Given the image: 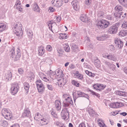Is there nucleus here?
Returning a JSON list of instances; mask_svg holds the SVG:
<instances>
[{"label":"nucleus","mask_w":127,"mask_h":127,"mask_svg":"<svg viewBox=\"0 0 127 127\" xmlns=\"http://www.w3.org/2000/svg\"><path fill=\"white\" fill-rule=\"evenodd\" d=\"M103 57L109 60L113 61H115L116 60V57L114 55L110 53L109 54L107 53L105 54V55Z\"/></svg>","instance_id":"obj_8"},{"label":"nucleus","mask_w":127,"mask_h":127,"mask_svg":"<svg viewBox=\"0 0 127 127\" xmlns=\"http://www.w3.org/2000/svg\"><path fill=\"white\" fill-rule=\"evenodd\" d=\"M127 35V30L124 28L119 33V35L120 36H124Z\"/></svg>","instance_id":"obj_21"},{"label":"nucleus","mask_w":127,"mask_h":127,"mask_svg":"<svg viewBox=\"0 0 127 127\" xmlns=\"http://www.w3.org/2000/svg\"><path fill=\"white\" fill-rule=\"evenodd\" d=\"M72 6L75 10H78L79 8V3L76 2L75 0H73L71 3Z\"/></svg>","instance_id":"obj_15"},{"label":"nucleus","mask_w":127,"mask_h":127,"mask_svg":"<svg viewBox=\"0 0 127 127\" xmlns=\"http://www.w3.org/2000/svg\"><path fill=\"white\" fill-rule=\"evenodd\" d=\"M64 50L66 52H69L70 51L69 47V46L66 44L65 46L64 47Z\"/></svg>","instance_id":"obj_44"},{"label":"nucleus","mask_w":127,"mask_h":127,"mask_svg":"<svg viewBox=\"0 0 127 127\" xmlns=\"http://www.w3.org/2000/svg\"><path fill=\"white\" fill-rule=\"evenodd\" d=\"M98 125L100 127H104V125H105L104 123H103V121H101V123L99 122V123H98Z\"/></svg>","instance_id":"obj_63"},{"label":"nucleus","mask_w":127,"mask_h":127,"mask_svg":"<svg viewBox=\"0 0 127 127\" xmlns=\"http://www.w3.org/2000/svg\"><path fill=\"white\" fill-rule=\"evenodd\" d=\"M70 96L69 95H68L67 94H64L63 96V98L64 100V101H65L68 98V97H69Z\"/></svg>","instance_id":"obj_48"},{"label":"nucleus","mask_w":127,"mask_h":127,"mask_svg":"<svg viewBox=\"0 0 127 127\" xmlns=\"http://www.w3.org/2000/svg\"><path fill=\"white\" fill-rule=\"evenodd\" d=\"M55 18L56 19L57 21H58L59 22H60L61 19V17L59 16H55Z\"/></svg>","instance_id":"obj_59"},{"label":"nucleus","mask_w":127,"mask_h":127,"mask_svg":"<svg viewBox=\"0 0 127 127\" xmlns=\"http://www.w3.org/2000/svg\"><path fill=\"white\" fill-rule=\"evenodd\" d=\"M97 39L99 40L103 41L104 40L105 38L103 36H100V37H97Z\"/></svg>","instance_id":"obj_52"},{"label":"nucleus","mask_w":127,"mask_h":127,"mask_svg":"<svg viewBox=\"0 0 127 127\" xmlns=\"http://www.w3.org/2000/svg\"><path fill=\"white\" fill-rule=\"evenodd\" d=\"M60 39H65L67 38V36L66 34L65 33H60Z\"/></svg>","instance_id":"obj_34"},{"label":"nucleus","mask_w":127,"mask_h":127,"mask_svg":"<svg viewBox=\"0 0 127 127\" xmlns=\"http://www.w3.org/2000/svg\"><path fill=\"white\" fill-rule=\"evenodd\" d=\"M100 62L98 59L95 60L94 61V64L97 68H98L100 66Z\"/></svg>","instance_id":"obj_26"},{"label":"nucleus","mask_w":127,"mask_h":127,"mask_svg":"<svg viewBox=\"0 0 127 127\" xmlns=\"http://www.w3.org/2000/svg\"><path fill=\"white\" fill-rule=\"evenodd\" d=\"M6 29V24L3 23H0V33L2 32Z\"/></svg>","instance_id":"obj_24"},{"label":"nucleus","mask_w":127,"mask_h":127,"mask_svg":"<svg viewBox=\"0 0 127 127\" xmlns=\"http://www.w3.org/2000/svg\"><path fill=\"white\" fill-rule=\"evenodd\" d=\"M38 51V54L39 55H42L44 54L45 51L44 47L42 46L39 47Z\"/></svg>","instance_id":"obj_19"},{"label":"nucleus","mask_w":127,"mask_h":127,"mask_svg":"<svg viewBox=\"0 0 127 127\" xmlns=\"http://www.w3.org/2000/svg\"><path fill=\"white\" fill-rule=\"evenodd\" d=\"M36 83L37 87V86H41L43 85V84L42 83L41 80H37L36 82Z\"/></svg>","instance_id":"obj_45"},{"label":"nucleus","mask_w":127,"mask_h":127,"mask_svg":"<svg viewBox=\"0 0 127 127\" xmlns=\"http://www.w3.org/2000/svg\"><path fill=\"white\" fill-rule=\"evenodd\" d=\"M56 75L58 76L61 77L62 74V71L60 69H58L56 71Z\"/></svg>","instance_id":"obj_31"},{"label":"nucleus","mask_w":127,"mask_h":127,"mask_svg":"<svg viewBox=\"0 0 127 127\" xmlns=\"http://www.w3.org/2000/svg\"><path fill=\"white\" fill-rule=\"evenodd\" d=\"M61 115L63 118L64 120H67L69 117V113L67 108L63 109L61 112Z\"/></svg>","instance_id":"obj_6"},{"label":"nucleus","mask_w":127,"mask_h":127,"mask_svg":"<svg viewBox=\"0 0 127 127\" xmlns=\"http://www.w3.org/2000/svg\"><path fill=\"white\" fill-rule=\"evenodd\" d=\"M48 120L45 118H43L40 119V124L41 125H46L48 124Z\"/></svg>","instance_id":"obj_23"},{"label":"nucleus","mask_w":127,"mask_h":127,"mask_svg":"<svg viewBox=\"0 0 127 127\" xmlns=\"http://www.w3.org/2000/svg\"><path fill=\"white\" fill-rule=\"evenodd\" d=\"M74 76L76 77L80 80H82L83 77L82 74L80 73L78 71H76L74 74Z\"/></svg>","instance_id":"obj_25"},{"label":"nucleus","mask_w":127,"mask_h":127,"mask_svg":"<svg viewBox=\"0 0 127 127\" xmlns=\"http://www.w3.org/2000/svg\"><path fill=\"white\" fill-rule=\"evenodd\" d=\"M5 115L4 117L7 119L9 120L11 118L12 115L9 112H8Z\"/></svg>","instance_id":"obj_35"},{"label":"nucleus","mask_w":127,"mask_h":127,"mask_svg":"<svg viewBox=\"0 0 127 127\" xmlns=\"http://www.w3.org/2000/svg\"><path fill=\"white\" fill-rule=\"evenodd\" d=\"M89 92L91 93V94L93 95H95L97 97H99V94H98L96 93L91 90H89Z\"/></svg>","instance_id":"obj_47"},{"label":"nucleus","mask_w":127,"mask_h":127,"mask_svg":"<svg viewBox=\"0 0 127 127\" xmlns=\"http://www.w3.org/2000/svg\"><path fill=\"white\" fill-rule=\"evenodd\" d=\"M110 106L111 108H117L116 103H111Z\"/></svg>","instance_id":"obj_53"},{"label":"nucleus","mask_w":127,"mask_h":127,"mask_svg":"<svg viewBox=\"0 0 127 127\" xmlns=\"http://www.w3.org/2000/svg\"><path fill=\"white\" fill-rule=\"evenodd\" d=\"M115 43L116 47L119 49L121 48L123 46V42L121 41V40L118 38H117L115 40Z\"/></svg>","instance_id":"obj_10"},{"label":"nucleus","mask_w":127,"mask_h":127,"mask_svg":"<svg viewBox=\"0 0 127 127\" xmlns=\"http://www.w3.org/2000/svg\"><path fill=\"white\" fill-rule=\"evenodd\" d=\"M71 83L72 84L74 85L76 87H79V83L77 81L75 80H73L71 81Z\"/></svg>","instance_id":"obj_41"},{"label":"nucleus","mask_w":127,"mask_h":127,"mask_svg":"<svg viewBox=\"0 0 127 127\" xmlns=\"http://www.w3.org/2000/svg\"><path fill=\"white\" fill-rule=\"evenodd\" d=\"M14 6L15 8H16L20 12L22 11L23 6L21 5L20 1L19 0H17Z\"/></svg>","instance_id":"obj_11"},{"label":"nucleus","mask_w":127,"mask_h":127,"mask_svg":"<svg viewBox=\"0 0 127 127\" xmlns=\"http://www.w3.org/2000/svg\"><path fill=\"white\" fill-rule=\"evenodd\" d=\"M27 35L30 37H32L33 34V32L32 30L30 29H29L27 30Z\"/></svg>","instance_id":"obj_36"},{"label":"nucleus","mask_w":127,"mask_h":127,"mask_svg":"<svg viewBox=\"0 0 127 127\" xmlns=\"http://www.w3.org/2000/svg\"><path fill=\"white\" fill-rule=\"evenodd\" d=\"M110 25V23L105 20H102L99 21L97 24L98 27L99 29H103L107 27Z\"/></svg>","instance_id":"obj_3"},{"label":"nucleus","mask_w":127,"mask_h":127,"mask_svg":"<svg viewBox=\"0 0 127 127\" xmlns=\"http://www.w3.org/2000/svg\"><path fill=\"white\" fill-rule=\"evenodd\" d=\"M47 88L49 90L51 91H53L54 89L52 86L51 85L47 84Z\"/></svg>","instance_id":"obj_50"},{"label":"nucleus","mask_w":127,"mask_h":127,"mask_svg":"<svg viewBox=\"0 0 127 127\" xmlns=\"http://www.w3.org/2000/svg\"><path fill=\"white\" fill-rule=\"evenodd\" d=\"M55 108L58 111H60L62 106L61 103L60 101L58 100H56L55 102Z\"/></svg>","instance_id":"obj_16"},{"label":"nucleus","mask_w":127,"mask_h":127,"mask_svg":"<svg viewBox=\"0 0 127 127\" xmlns=\"http://www.w3.org/2000/svg\"><path fill=\"white\" fill-rule=\"evenodd\" d=\"M109 48L110 50L112 51H114L115 50L114 47L112 45H109Z\"/></svg>","instance_id":"obj_60"},{"label":"nucleus","mask_w":127,"mask_h":127,"mask_svg":"<svg viewBox=\"0 0 127 127\" xmlns=\"http://www.w3.org/2000/svg\"><path fill=\"white\" fill-rule=\"evenodd\" d=\"M109 67L113 71H115L116 68V66L112 64H110Z\"/></svg>","instance_id":"obj_43"},{"label":"nucleus","mask_w":127,"mask_h":127,"mask_svg":"<svg viewBox=\"0 0 127 127\" xmlns=\"http://www.w3.org/2000/svg\"><path fill=\"white\" fill-rule=\"evenodd\" d=\"M72 49L75 52H76L78 50V47L77 45H73L72 46Z\"/></svg>","instance_id":"obj_42"},{"label":"nucleus","mask_w":127,"mask_h":127,"mask_svg":"<svg viewBox=\"0 0 127 127\" xmlns=\"http://www.w3.org/2000/svg\"><path fill=\"white\" fill-rule=\"evenodd\" d=\"M88 110L90 115L93 117L95 116L96 113L93 109L89 108L88 109Z\"/></svg>","instance_id":"obj_22"},{"label":"nucleus","mask_w":127,"mask_h":127,"mask_svg":"<svg viewBox=\"0 0 127 127\" xmlns=\"http://www.w3.org/2000/svg\"><path fill=\"white\" fill-rule=\"evenodd\" d=\"M91 0H85V3L86 5H89L91 3Z\"/></svg>","instance_id":"obj_58"},{"label":"nucleus","mask_w":127,"mask_h":127,"mask_svg":"<svg viewBox=\"0 0 127 127\" xmlns=\"http://www.w3.org/2000/svg\"><path fill=\"white\" fill-rule=\"evenodd\" d=\"M62 50L61 49H60L57 50V51L58 53V55L59 56H61L62 54Z\"/></svg>","instance_id":"obj_49"},{"label":"nucleus","mask_w":127,"mask_h":127,"mask_svg":"<svg viewBox=\"0 0 127 127\" xmlns=\"http://www.w3.org/2000/svg\"><path fill=\"white\" fill-rule=\"evenodd\" d=\"M31 116V113L30 111L27 109H25L24 112L22 114L23 117H30Z\"/></svg>","instance_id":"obj_17"},{"label":"nucleus","mask_w":127,"mask_h":127,"mask_svg":"<svg viewBox=\"0 0 127 127\" xmlns=\"http://www.w3.org/2000/svg\"><path fill=\"white\" fill-rule=\"evenodd\" d=\"M119 2L124 6H127V0H119Z\"/></svg>","instance_id":"obj_37"},{"label":"nucleus","mask_w":127,"mask_h":127,"mask_svg":"<svg viewBox=\"0 0 127 127\" xmlns=\"http://www.w3.org/2000/svg\"><path fill=\"white\" fill-rule=\"evenodd\" d=\"M22 26L21 23H17L14 26L13 30L15 31H22Z\"/></svg>","instance_id":"obj_13"},{"label":"nucleus","mask_w":127,"mask_h":127,"mask_svg":"<svg viewBox=\"0 0 127 127\" xmlns=\"http://www.w3.org/2000/svg\"><path fill=\"white\" fill-rule=\"evenodd\" d=\"M23 87L25 90L26 93L28 94L29 90L30 87L29 84L27 82H25L23 83Z\"/></svg>","instance_id":"obj_20"},{"label":"nucleus","mask_w":127,"mask_h":127,"mask_svg":"<svg viewBox=\"0 0 127 127\" xmlns=\"http://www.w3.org/2000/svg\"><path fill=\"white\" fill-rule=\"evenodd\" d=\"M74 103H75L76 99L79 97H84L88 98V95L80 91H77L73 94Z\"/></svg>","instance_id":"obj_2"},{"label":"nucleus","mask_w":127,"mask_h":127,"mask_svg":"<svg viewBox=\"0 0 127 127\" xmlns=\"http://www.w3.org/2000/svg\"><path fill=\"white\" fill-rule=\"evenodd\" d=\"M48 73L50 75V78L52 79H54L56 77V72H54L50 70V71L48 72Z\"/></svg>","instance_id":"obj_30"},{"label":"nucleus","mask_w":127,"mask_h":127,"mask_svg":"<svg viewBox=\"0 0 127 127\" xmlns=\"http://www.w3.org/2000/svg\"><path fill=\"white\" fill-rule=\"evenodd\" d=\"M37 88L38 92L40 93H42L44 90V86L43 85L41 86H37Z\"/></svg>","instance_id":"obj_27"},{"label":"nucleus","mask_w":127,"mask_h":127,"mask_svg":"<svg viewBox=\"0 0 127 127\" xmlns=\"http://www.w3.org/2000/svg\"><path fill=\"white\" fill-rule=\"evenodd\" d=\"M10 127H20V126L18 124H15L12 125Z\"/></svg>","instance_id":"obj_64"},{"label":"nucleus","mask_w":127,"mask_h":127,"mask_svg":"<svg viewBox=\"0 0 127 127\" xmlns=\"http://www.w3.org/2000/svg\"><path fill=\"white\" fill-rule=\"evenodd\" d=\"M52 3L53 5L60 7L63 5V2L62 0H52Z\"/></svg>","instance_id":"obj_9"},{"label":"nucleus","mask_w":127,"mask_h":127,"mask_svg":"<svg viewBox=\"0 0 127 127\" xmlns=\"http://www.w3.org/2000/svg\"><path fill=\"white\" fill-rule=\"evenodd\" d=\"M12 74L10 71H8L5 74L4 77V80L8 81L10 80L11 79Z\"/></svg>","instance_id":"obj_12"},{"label":"nucleus","mask_w":127,"mask_h":127,"mask_svg":"<svg viewBox=\"0 0 127 127\" xmlns=\"http://www.w3.org/2000/svg\"><path fill=\"white\" fill-rule=\"evenodd\" d=\"M32 10L38 13L40 12L39 8L36 2L34 3L32 5Z\"/></svg>","instance_id":"obj_14"},{"label":"nucleus","mask_w":127,"mask_h":127,"mask_svg":"<svg viewBox=\"0 0 127 127\" xmlns=\"http://www.w3.org/2000/svg\"><path fill=\"white\" fill-rule=\"evenodd\" d=\"M19 88L17 83H12L10 88L11 93L12 95H14L16 94L19 91Z\"/></svg>","instance_id":"obj_4"},{"label":"nucleus","mask_w":127,"mask_h":127,"mask_svg":"<svg viewBox=\"0 0 127 127\" xmlns=\"http://www.w3.org/2000/svg\"><path fill=\"white\" fill-rule=\"evenodd\" d=\"M39 77L42 79L45 76V75H44V74L42 72H39Z\"/></svg>","instance_id":"obj_57"},{"label":"nucleus","mask_w":127,"mask_h":127,"mask_svg":"<svg viewBox=\"0 0 127 127\" xmlns=\"http://www.w3.org/2000/svg\"><path fill=\"white\" fill-rule=\"evenodd\" d=\"M104 14V13L102 11H100L98 12L97 15L99 17H101L103 16Z\"/></svg>","instance_id":"obj_55"},{"label":"nucleus","mask_w":127,"mask_h":127,"mask_svg":"<svg viewBox=\"0 0 127 127\" xmlns=\"http://www.w3.org/2000/svg\"><path fill=\"white\" fill-rule=\"evenodd\" d=\"M103 63L104 64L106 65V66H109V65L111 64L110 62H108L106 61H103Z\"/></svg>","instance_id":"obj_54"},{"label":"nucleus","mask_w":127,"mask_h":127,"mask_svg":"<svg viewBox=\"0 0 127 127\" xmlns=\"http://www.w3.org/2000/svg\"><path fill=\"white\" fill-rule=\"evenodd\" d=\"M8 112V110L6 109H3L1 111V113L2 116H4Z\"/></svg>","instance_id":"obj_40"},{"label":"nucleus","mask_w":127,"mask_h":127,"mask_svg":"<svg viewBox=\"0 0 127 127\" xmlns=\"http://www.w3.org/2000/svg\"><path fill=\"white\" fill-rule=\"evenodd\" d=\"M117 108H119L124 106V104L121 102H116V103Z\"/></svg>","instance_id":"obj_46"},{"label":"nucleus","mask_w":127,"mask_h":127,"mask_svg":"<svg viewBox=\"0 0 127 127\" xmlns=\"http://www.w3.org/2000/svg\"><path fill=\"white\" fill-rule=\"evenodd\" d=\"M122 12L118 13L117 12H115L114 13V16L116 19L118 18H120L122 15Z\"/></svg>","instance_id":"obj_38"},{"label":"nucleus","mask_w":127,"mask_h":127,"mask_svg":"<svg viewBox=\"0 0 127 127\" xmlns=\"http://www.w3.org/2000/svg\"><path fill=\"white\" fill-rule=\"evenodd\" d=\"M85 72L86 74L91 77H94L95 75V74L92 73V72H90L88 70H86Z\"/></svg>","instance_id":"obj_33"},{"label":"nucleus","mask_w":127,"mask_h":127,"mask_svg":"<svg viewBox=\"0 0 127 127\" xmlns=\"http://www.w3.org/2000/svg\"><path fill=\"white\" fill-rule=\"evenodd\" d=\"M8 124V123L6 121L3 120L1 121V125L2 126L4 127H6Z\"/></svg>","instance_id":"obj_39"},{"label":"nucleus","mask_w":127,"mask_h":127,"mask_svg":"<svg viewBox=\"0 0 127 127\" xmlns=\"http://www.w3.org/2000/svg\"><path fill=\"white\" fill-rule=\"evenodd\" d=\"M22 31H14V33L17 36H19L20 34L21 33Z\"/></svg>","instance_id":"obj_51"},{"label":"nucleus","mask_w":127,"mask_h":127,"mask_svg":"<svg viewBox=\"0 0 127 127\" xmlns=\"http://www.w3.org/2000/svg\"><path fill=\"white\" fill-rule=\"evenodd\" d=\"M80 19L83 22H86L88 21V18L87 15L85 14H83L81 15Z\"/></svg>","instance_id":"obj_18"},{"label":"nucleus","mask_w":127,"mask_h":127,"mask_svg":"<svg viewBox=\"0 0 127 127\" xmlns=\"http://www.w3.org/2000/svg\"><path fill=\"white\" fill-rule=\"evenodd\" d=\"M78 127H86V126L85 124L82 122L79 125Z\"/></svg>","instance_id":"obj_62"},{"label":"nucleus","mask_w":127,"mask_h":127,"mask_svg":"<svg viewBox=\"0 0 127 127\" xmlns=\"http://www.w3.org/2000/svg\"><path fill=\"white\" fill-rule=\"evenodd\" d=\"M117 94L118 95L122 96H126V94L125 92L121 91H118L116 92Z\"/></svg>","instance_id":"obj_29"},{"label":"nucleus","mask_w":127,"mask_h":127,"mask_svg":"<svg viewBox=\"0 0 127 127\" xmlns=\"http://www.w3.org/2000/svg\"><path fill=\"white\" fill-rule=\"evenodd\" d=\"M47 49L49 51H51L52 50V47L49 45H48L46 47Z\"/></svg>","instance_id":"obj_61"},{"label":"nucleus","mask_w":127,"mask_h":127,"mask_svg":"<svg viewBox=\"0 0 127 127\" xmlns=\"http://www.w3.org/2000/svg\"><path fill=\"white\" fill-rule=\"evenodd\" d=\"M18 73L20 75H22L24 73V70L22 69L21 68H19L18 70Z\"/></svg>","instance_id":"obj_56"},{"label":"nucleus","mask_w":127,"mask_h":127,"mask_svg":"<svg viewBox=\"0 0 127 127\" xmlns=\"http://www.w3.org/2000/svg\"><path fill=\"white\" fill-rule=\"evenodd\" d=\"M20 50L19 48L15 50L14 47H13L10 50V54L11 57L13 59L14 61H17L19 60L20 57Z\"/></svg>","instance_id":"obj_1"},{"label":"nucleus","mask_w":127,"mask_h":127,"mask_svg":"<svg viewBox=\"0 0 127 127\" xmlns=\"http://www.w3.org/2000/svg\"><path fill=\"white\" fill-rule=\"evenodd\" d=\"M115 9L116 11L119 12L122 10L123 8L122 6L118 5L115 7Z\"/></svg>","instance_id":"obj_28"},{"label":"nucleus","mask_w":127,"mask_h":127,"mask_svg":"<svg viewBox=\"0 0 127 127\" xmlns=\"http://www.w3.org/2000/svg\"><path fill=\"white\" fill-rule=\"evenodd\" d=\"M98 90L99 91H101L105 87V86H104L103 85L99 84H98Z\"/></svg>","instance_id":"obj_32"},{"label":"nucleus","mask_w":127,"mask_h":127,"mask_svg":"<svg viewBox=\"0 0 127 127\" xmlns=\"http://www.w3.org/2000/svg\"><path fill=\"white\" fill-rule=\"evenodd\" d=\"M73 102L71 97L70 96L63 103V106L65 108H68L70 105H72Z\"/></svg>","instance_id":"obj_7"},{"label":"nucleus","mask_w":127,"mask_h":127,"mask_svg":"<svg viewBox=\"0 0 127 127\" xmlns=\"http://www.w3.org/2000/svg\"><path fill=\"white\" fill-rule=\"evenodd\" d=\"M119 26V23H117L114 24L109 28L108 31V32L110 34L115 33L117 32Z\"/></svg>","instance_id":"obj_5"}]
</instances>
